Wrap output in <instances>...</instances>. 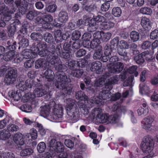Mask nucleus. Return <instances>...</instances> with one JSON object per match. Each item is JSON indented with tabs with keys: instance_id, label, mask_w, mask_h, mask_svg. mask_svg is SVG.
I'll return each instance as SVG.
<instances>
[{
	"instance_id": "nucleus-57",
	"label": "nucleus",
	"mask_w": 158,
	"mask_h": 158,
	"mask_svg": "<svg viewBox=\"0 0 158 158\" xmlns=\"http://www.w3.org/2000/svg\"><path fill=\"white\" fill-rule=\"evenodd\" d=\"M134 77L133 76H130L123 83V86H131L132 85V82L133 80Z\"/></svg>"
},
{
	"instance_id": "nucleus-38",
	"label": "nucleus",
	"mask_w": 158,
	"mask_h": 158,
	"mask_svg": "<svg viewBox=\"0 0 158 158\" xmlns=\"http://www.w3.org/2000/svg\"><path fill=\"white\" fill-rule=\"evenodd\" d=\"M40 43H44L45 45V47L44 48H42L41 46L40 47H38L39 49V51H38L37 54H39L41 56H48L49 54L50 50L49 52L48 51L47 49H46L47 47L46 44L44 42H41Z\"/></svg>"
},
{
	"instance_id": "nucleus-2",
	"label": "nucleus",
	"mask_w": 158,
	"mask_h": 158,
	"mask_svg": "<svg viewBox=\"0 0 158 158\" xmlns=\"http://www.w3.org/2000/svg\"><path fill=\"white\" fill-rule=\"evenodd\" d=\"M55 69L57 71L56 73L57 80L55 83V86L57 88L62 89L63 94L70 95L72 92L73 87L71 85H67V82L70 81L63 71V65L61 63L54 65Z\"/></svg>"
},
{
	"instance_id": "nucleus-8",
	"label": "nucleus",
	"mask_w": 158,
	"mask_h": 158,
	"mask_svg": "<svg viewBox=\"0 0 158 158\" xmlns=\"http://www.w3.org/2000/svg\"><path fill=\"white\" fill-rule=\"evenodd\" d=\"M75 97L76 99L79 100L78 102V106L84 111L85 114H87L88 112L89 109L92 106L93 104L90 102L91 98L89 101L87 96L82 91L77 92Z\"/></svg>"
},
{
	"instance_id": "nucleus-17",
	"label": "nucleus",
	"mask_w": 158,
	"mask_h": 158,
	"mask_svg": "<svg viewBox=\"0 0 158 158\" xmlns=\"http://www.w3.org/2000/svg\"><path fill=\"white\" fill-rule=\"evenodd\" d=\"M20 26V22L18 19L11 20L10 26L7 28L9 37H12L15 32L17 28Z\"/></svg>"
},
{
	"instance_id": "nucleus-15",
	"label": "nucleus",
	"mask_w": 158,
	"mask_h": 158,
	"mask_svg": "<svg viewBox=\"0 0 158 158\" xmlns=\"http://www.w3.org/2000/svg\"><path fill=\"white\" fill-rule=\"evenodd\" d=\"M28 2L25 0H15L14 4L11 7H14L18 9L19 12L22 15L24 14L27 11V9Z\"/></svg>"
},
{
	"instance_id": "nucleus-4",
	"label": "nucleus",
	"mask_w": 158,
	"mask_h": 158,
	"mask_svg": "<svg viewBox=\"0 0 158 158\" xmlns=\"http://www.w3.org/2000/svg\"><path fill=\"white\" fill-rule=\"evenodd\" d=\"M112 86L110 85H105L102 88L103 90L100 91L99 94L91 98L90 102L93 104H99L103 100L108 99V100L115 101L119 99L121 96L120 93H118L113 96L111 94L110 91L112 89Z\"/></svg>"
},
{
	"instance_id": "nucleus-21",
	"label": "nucleus",
	"mask_w": 158,
	"mask_h": 158,
	"mask_svg": "<svg viewBox=\"0 0 158 158\" xmlns=\"http://www.w3.org/2000/svg\"><path fill=\"white\" fill-rule=\"evenodd\" d=\"M95 37L98 38L100 40L104 42L108 41L111 38V33L109 32H104L103 31H98L95 32Z\"/></svg>"
},
{
	"instance_id": "nucleus-10",
	"label": "nucleus",
	"mask_w": 158,
	"mask_h": 158,
	"mask_svg": "<svg viewBox=\"0 0 158 158\" xmlns=\"http://www.w3.org/2000/svg\"><path fill=\"white\" fill-rule=\"evenodd\" d=\"M141 148L143 153L148 154L152 153L155 156L153 141L149 136H146L144 137L141 144Z\"/></svg>"
},
{
	"instance_id": "nucleus-24",
	"label": "nucleus",
	"mask_w": 158,
	"mask_h": 158,
	"mask_svg": "<svg viewBox=\"0 0 158 158\" xmlns=\"http://www.w3.org/2000/svg\"><path fill=\"white\" fill-rule=\"evenodd\" d=\"M123 107H121L119 104H114L110 108L113 111H116V113L114 115H115L116 118H118V121L121 116L122 112L124 113L123 110Z\"/></svg>"
},
{
	"instance_id": "nucleus-32",
	"label": "nucleus",
	"mask_w": 158,
	"mask_h": 158,
	"mask_svg": "<svg viewBox=\"0 0 158 158\" xmlns=\"http://www.w3.org/2000/svg\"><path fill=\"white\" fill-rule=\"evenodd\" d=\"M66 35L64 34H62V32L60 30H58L55 32L54 37L55 41L56 42L58 43L62 41L66 38Z\"/></svg>"
},
{
	"instance_id": "nucleus-36",
	"label": "nucleus",
	"mask_w": 158,
	"mask_h": 158,
	"mask_svg": "<svg viewBox=\"0 0 158 158\" xmlns=\"http://www.w3.org/2000/svg\"><path fill=\"white\" fill-rule=\"evenodd\" d=\"M43 15L41 13L35 10L29 11L27 15V19L31 20L34 17L41 16Z\"/></svg>"
},
{
	"instance_id": "nucleus-37",
	"label": "nucleus",
	"mask_w": 158,
	"mask_h": 158,
	"mask_svg": "<svg viewBox=\"0 0 158 158\" xmlns=\"http://www.w3.org/2000/svg\"><path fill=\"white\" fill-rule=\"evenodd\" d=\"M91 36V34L89 33H85L82 35L83 45L84 47H89L88 45H87V44L89 42V40Z\"/></svg>"
},
{
	"instance_id": "nucleus-50",
	"label": "nucleus",
	"mask_w": 158,
	"mask_h": 158,
	"mask_svg": "<svg viewBox=\"0 0 158 158\" xmlns=\"http://www.w3.org/2000/svg\"><path fill=\"white\" fill-rule=\"evenodd\" d=\"M143 55V53L135 56L134 57V60L138 64H142L144 61V58Z\"/></svg>"
},
{
	"instance_id": "nucleus-51",
	"label": "nucleus",
	"mask_w": 158,
	"mask_h": 158,
	"mask_svg": "<svg viewBox=\"0 0 158 158\" xmlns=\"http://www.w3.org/2000/svg\"><path fill=\"white\" fill-rule=\"evenodd\" d=\"M33 152V150L30 148H25L22 150L20 152V155L24 156L31 155Z\"/></svg>"
},
{
	"instance_id": "nucleus-41",
	"label": "nucleus",
	"mask_w": 158,
	"mask_h": 158,
	"mask_svg": "<svg viewBox=\"0 0 158 158\" xmlns=\"http://www.w3.org/2000/svg\"><path fill=\"white\" fill-rule=\"evenodd\" d=\"M139 92L142 95L148 94H149L150 91L149 88L143 84H141L139 86Z\"/></svg>"
},
{
	"instance_id": "nucleus-16",
	"label": "nucleus",
	"mask_w": 158,
	"mask_h": 158,
	"mask_svg": "<svg viewBox=\"0 0 158 158\" xmlns=\"http://www.w3.org/2000/svg\"><path fill=\"white\" fill-rule=\"evenodd\" d=\"M53 17L50 15H45L43 19L38 16L35 19V23L42 24V27L45 29L48 28L50 26V23L53 20Z\"/></svg>"
},
{
	"instance_id": "nucleus-44",
	"label": "nucleus",
	"mask_w": 158,
	"mask_h": 158,
	"mask_svg": "<svg viewBox=\"0 0 158 158\" xmlns=\"http://www.w3.org/2000/svg\"><path fill=\"white\" fill-rule=\"evenodd\" d=\"M91 19H94L97 24H98V26H100V23H103L106 20L103 16L99 15L94 16L93 18Z\"/></svg>"
},
{
	"instance_id": "nucleus-34",
	"label": "nucleus",
	"mask_w": 158,
	"mask_h": 158,
	"mask_svg": "<svg viewBox=\"0 0 158 158\" xmlns=\"http://www.w3.org/2000/svg\"><path fill=\"white\" fill-rule=\"evenodd\" d=\"M49 50H50V52L52 53V55L56 52L57 55L59 56L61 55L62 52V48L60 44L57 45L56 49L54 45H52L50 47Z\"/></svg>"
},
{
	"instance_id": "nucleus-3",
	"label": "nucleus",
	"mask_w": 158,
	"mask_h": 158,
	"mask_svg": "<svg viewBox=\"0 0 158 158\" xmlns=\"http://www.w3.org/2000/svg\"><path fill=\"white\" fill-rule=\"evenodd\" d=\"M90 118L91 120L95 118L98 123L114 124L118 122V118H116L115 115H110L107 113H102V110L98 108L92 111Z\"/></svg>"
},
{
	"instance_id": "nucleus-64",
	"label": "nucleus",
	"mask_w": 158,
	"mask_h": 158,
	"mask_svg": "<svg viewBox=\"0 0 158 158\" xmlns=\"http://www.w3.org/2000/svg\"><path fill=\"white\" fill-rule=\"evenodd\" d=\"M31 136L33 139H36L37 137V131L34 128L31 129L30 131Z\"/></svg>"
},
{
	"instance_id": "nucleus-55",
	"label": "nucleus",
	"mask_w": 158,
	"mask_h": 158,
	"mask_svg": "<svg viewBox=\"0 0 158 158\" xmlns=\"http://www.w3.org/2000/svg\"><path fill=\"white\" fill-rule=\"evenodd\" d=\"M149 111L148 108H144L142 107H140L137 110V112L139 115L141 116L142 115H146L148 114Z\"/></svg>"
},
{
	"instance_id": "nucleus-63",
	"label": "nucleus",
	"mask_w": 158,
	"mask_h": 158,
	"mask_svg": "<svg viewBox=\"0 0 158 158\" xmlns=\"http://www.w3.org/2000/svg\"><path fill=\"white\" fill-rule=\"evenodd\" d=\"M37 126L39 128V132L41 136H44L46 133V130L41 124L38 123Z\"/></svg>"
},
{
	"instance_id": "nucleus-61",
	"label": "nucleus",
	"mask_w": 158,
	"mask_h": 158,
	"mask_svg": "<svg viewBox=\"0 0 158 158\" xmlns=\"http://www.w3.org/2000/svg\"><path fill=\"white\" fill-rule=\"evenodd\" d=\"M29 27L28 23L24 24L22 26L21 29L19 31V32L23 35L26 34L27 32V29Z\"/></svg>"
},
{
	"instance_id": "nucleus-23",
	"label": "nucleus",
	"mask_w": 158,
	"mask_h": 158,
	"mask_svg": "<svg viewBox=\"0 0 158 158\" xmlns=\"http://www.w3.org/2000/svg\"><path fill=\"white\" fill-rule=\"evenodd\" d=\"M9 10L7 6H6L4 3L0 4V15H4L7 13L13 14L16 11V8L14 7H10Z\"/></svg>"
},
{
	"instance_id": "nucleus-5",
	"label": "nucleus",
	"mask_w": 158,
	"mask_h": 158,
	"mask_svg": "<svg viewBox=\"0 0 158 158\" xmlns=\"http://www.w3.org/2000/svg\"><path fill=\"white\" fill-rule=\"evenodd\" d=\"M39 85L40 84L35 81H34L32 79H28L26 81L19 79L18 84L16 85L17 88L19 89V90L16 91H12L9 92V96L13 98L15 101H18L22 96L20 90L23 91L26 90L27 88H31L33 86H39Z\"/></svg>"
},
{
	"instance_id": "nucleus-13",
	"label": "nucleus",
	"mask_w": 158,
	"mask_h": 158,
	"mask_svg": "<svg viewBox=\"0 0 158 158\" xmlns=\"http://www.w3.org/2000/svg\"><path fill=\"white\" fill-rule=\"evenodd\" d=\"M17 77V72L15 68H9L8 69V73L4 79V82L8 85L13 84L16 80Z\"/></svg>"
},
{
	"instance_id": "nucleus-52",
	"label": "nucleus",
	"mask_w": 158,
	"mask_h": 158,
	"mask_svg": "<svg viewBox=\"0 0 158 158\" xmlns=\"http://www.w3.org/2000/svg\"><path fill=\"white\" fill-rule=\"evenodd\" d=\"M44 39L47 42L51 44L53 41V38L52 35L50 33H46L44 35Z\"/></svg>"
},
{
	"instance_id": "nucleus-53",
	"label": "nucleus",
	"mask_w": 158,
	"mask_h": 158,
	"mask_svg": "<svg viewBox=\"0 0 158 158\" xmlns=\"http://www.w3.org/2000/svg\"><path fill=\"white\" fill-rule=\"evenodd\" d=\"M57 8V6L56 4L49 5L46 6L45 10L48 12L52 13L56 11Z\"/></svg>"
},
{
	"instance_id": "nucleus-9",
	"label": "nucleus",
	"mask_w": 158,
	"mask_h": 158,
	"mask_svg": "<svg viewBox=\"0 0 158 158\" xmlns=\"http://www.w3.org/2000/svg\"><path fill=\"white\" fill-rule=\"evenodd\" d=\"M65 102L66 104L65 108L68 115L71 119L74 120L77 119L78 117L79 110L75 100L69 98L66 99Z\"/></svg>"
},
{
	"instance_id": "nucleus-45",
	"label": "nucleus",
	"mask_w": 158,
	"mask_h": 158,
	"mask_svg": "<svg viewBox=\"0 0 158 158\" xmlns=\"http://www.w3.org/2000/svg\"><path fill=\"white\" fill-rule=\"evenodd\" d=\"M51 57L50 62L52 65H57L59 63H61L60 60L57 56L53 55Z\"/></svg>"
},
{
	"instance_id": "nucleus-11",
	"label": "nucleus",
	"mask_w": 158,
	"mask_h": 158,
	"mask_svg": "<svg viewBox=\"0 0 158 158\" xmlns=\"http://www.w3.org/2000/svg\"><path fill=\"white\" fill-rule=\"evenodd\" d=\"M118 58L116 56H113L109 59L111 62L107 65L108 71L111 73H119L121 71L123 68V64L120 62L114 63L118 61Z\"/></svg>"
},
{
	"instance_id": "nucleus-33",
	"label": "nucleus",
	"mask_w": 158,
	"mask_h": 158,
	"mask_svg": "<svg viewBox=\"0 0 158 158\" xmlns=\"http://www.w3.org/2000/svg\"><path fill=\"white\" fill-rule=\"evenodd\" d=\"M141 24L143 28L146 30H149L151 28V22L148 19L145 17H143L142 19Z\"/></svg>"
},
{
	"instance_id": "nucleus-31",
	"label": "nucleus",
	"mask_w": 158,
	"mask_h": 158,
	"mask_svg": "<svg viewBox=\"0 0 158 158\" xmlns=\"http://www.w3.org/2000/svg\"><path fill=\"white\" fill-rule=\"evenodd\" d=\"M114 25V23L110 21H106V19L105 22L100 23V26H99V28L104 30H108L113 28Z\"/></svg>"
},
{
	"instance_id": "nucleus-40",
	"label": "nucleus",
	"mask_w": 158,
	"mask_h": 158,
	"mask_svg": "<svg viewBox=\"0 0 158 158\" xmlns=\"http://www.w3.org/2000/svg\"><path fill=\"white\" fill-rule=\"evenodd\" d=\"M10 136V134L8 131L4 129L0 131V139L3 140L8 139Z\"/></svg>"
},
{
	"instance_id": "nucleus-1",
	"label": "nucleus",
	"mask_w": 158,
	"mask_h": 158,
	"mask_svg": "<svg viewBox=\"0 0 158 158\" xmlns=\"http://www.w3.org/2000/svg\"><path fill=\"white\" fill-rule=\"evenodd\" d=\"M40 114L49 120H58L62 118L63 108L61 105L56 104L54 101H52L48 105L42 108Z\"/></svg>"
},
{
	"instance_id": "nucleus-28",
	"label": "nucleus",
	"mask_w": 158,
	"mask_h": 158,
	"mask_svg": "<svg viewBox=\"0 0 158 158\" xmlns=\"http://www.w3.org/2000/svg\"><path fill=\"white\" fill-rule=\"evenodd\" d=\"M48 62L43 58H40L37 60L35 62V68L38 69L41 68L45 69L47 68Z\"/></svg>"
},
{
	"instance_id": "nucleus-27",
	"label": "nucleus",
	"mask_w": 158,
	"mask_h": 158,
	"mask_svg": "<svg viewBox=\"0 0 158 158\" xmlns=\"http://www.w3.org/2000/svg\"><path fill=\"white\" fill-rule=\"evenodd\" d=\"M108 76H106V74L102 75L98 79L95 81L94 86L97 87H102L103 85H105L106 82L107 78Z\"/></svg>"
},
{
	"instance_id": "nucleus-62",
	"label": "nucleus",
	"mask_w": 158,
	"mask_h": 158,
	"mask_svg": "<svg viewBox=\"0 0 158 158\" xmlns=\"http://www.w3.org/2000/svg\"><path fill=\"white\" fill-rule=\"evenodd\" d=\"M22 110L26 113H29L31 112L32 108L30 106L27 104H24L21 107Z\"/></svg>"
},
{
	"instance_id": "nucleus-29",
	"label": "nucleus",
	"mask_w": 158,
	"mask_h": 158,
	"mask_svg": "<svg viewBox=\"0 0 158 158\" xmlns=\"http://www.w3.org/2000/svg\"><path fill=\"white\" fill-rule=\"evenodd\" d=\"M90 69L92 71L96 72L97 73L99 72L102 67V64L99 61H95L92 62L90 64Z\"/></svg>"
},
{
	"instance_id": "nucleus-26",
	"label": "nucleus",
	"mask_w": 158,
	"mask_h": 158,
	"mask_svg": "<svg viewBox=\"0 0 158 158\" xmlns=\"http://www.w3.org/2000/svg\"><path fill=\"white\" fill-rule=\"evenodd\" d=\"M96 35L95 32L94 34V39L93 40L90 42H89V43H88L87 45H88V47H85V48H91L92 49H94L96 47H98V48L100 46L99 45V44L100 43V40L99 38L95 37V35Z\"/></svg>"
},
{
	"instance_id": "nucleus-47",
	"label": "nucleus",
	"mask_w": 158,
	"mask_h": 158,
	"mask_svg": "<svg viewBox=\"0 0 158 158\" xmlns=\"http://www.w3.org/2000/svg\"><path fill=\"white\" fill-rule=\"evenodd\" d=\"M46 148L45 143L43 142H40L37 146V149L39 153H42L44 152Z\"/></svg>"
},
{
	"instance_id": "nucleus-60",
	"label": "nucleus",
	"mask_w": 158,
	"mask_h": 158,
	"mask_svg": "<svg viewBox=\"0 0 158 158\" xmlns=\"http://www.w3.org/2000/svg\"><path fill=\"white\" fill-rule=\"evenodd\" d=\"M20 47L25 48L27 47L29 45L28 40L26 39H22L19 42Z\"/></svg>"
},
{
	"instance_id": "nucleus-30",
	"label": "nucleus",
	"mask_w": 158,
	"mask_h": 158,
	"mask_svg": "<svg viewBox=\"0 0 158 158\" xmlns=\"http://www.w3.org/2000/svg\"><path fill=\"white\" fill-rule=\"evenodd\" d=\"M69 19L68 14L65 11H61L58 14V21L62 23H64L67 22Z\"/></svg>"
},
{
	"instance_id": "nucleus-14",
	"label": "nucleus",
	"mask_w": 158,
	"mask_h": 158,
	"mask_svg": "<svg viewBox=\"0 0 158 158\" xmlns=\"http://www.w3.org/2000/svg\"><path fill=\"white\" fill-rule=\"evenodd\" d=\"M28 2L25 0H15L14 4L11 7H14L18 9L19 12L22 15L24 14L27 11V9Z\"/></svg>"
},
{
	"instance_id": "nucleus-7",
	"label": "nucleus",
	"mask_w": 158,
	"mask_h": 158,
	"mask_svg": "<svg viewBox=\"0 0 158 158\" xmlns=\"http://www.w3.org/2000/svg\"><path fill=\"white\" fill-rule=\"evenodd\" d=\"M44 48L45 47V45L44 43L37 42L33 44L31 48V49H26L22 51V54H19V57H23L22 61L24 58L29 59L35 58L37 55L39 49L38 47Z\"/></svg>"
},
{
	"instance_id": "nucleus-49",
	"label": "nucleus",
	"mask_w": 158,
	"mask_h": 158,
	"mask_svg": "<svg viewBox=\"0 0 158 158\" xmlns=\"http://www.w3.org/2000/svg\"><path fill=\"white\" fill-rule=\"evenodd\" d=\"M112 13L114 17H118L121 16L122 11L120 7H116L113 8L112 10Z\"/></svg>"
},
{
	"instance_id": "nucleus-19",
	"label": "nucleus",
	"mask_w": 158,
	"mask_h": 158,
	"mask_svg": "<svg viewBox=\"0 0 158 158\" xmlns=\"http://www.w3.org/2000/svg\"><path fill=\"white\" fill-rule=\"evenodd\" d=\"M109 73H106V76H108V77L107 78L106 82L105 85H107L108 86L110 85L112 86V85L114 84H117L118 81L121 80L122 81H123L126 78V76L125 75H116L111 77L110 78H109Z\"/></svg>"
},
{
	"instance_id": "nucleus-59",
	"label": "nucleus",
	"mask_w": 158,
	"mask_h": 158,
	"mask_svg": "<svg viewBox=\"0 0 158 158\" xmlns=\"http://www.w3.org/2000/svg\"><path fill=\"white\" fill-rule=\"evenodd\" d=\"M137 69V67L136 66H133L129 67L127 71L130 73L134 74L136 77L138 75V72L136 71Z\"/></svg>"
},
{
	"instance_id": "nucleus-39",
	"label": "nucleus",
	"mask_w": 158,
	"mask_h": 158,
	"mask_svg": "<svg viewBox=\"0 0 158 158\" xmlns=\"http://www.w3.org/2000/svg\"><path fill=\"white\" fill-rule=\"evenodd\" d=\"M45 77L49 81H53L54 78V72L51 69L46 70L44 74Z\"/></svg>"
},
{
	"instance_id": "nucleus-48",
	"label": "nucleus",
	"mask_w": 158,
	"mask_h": 158,
	"mask_svg": "<svg viewBox=\"0 0 158 158\" xmlns=\"http://www.w3.org/2000/svg\"><path fill=\"white\" fill-rule=\"evenodd\" d=\"M139 11L141 13L144 15H150L152 13V9L149 7H147L141 8Z\"/></svg>"
},
{
	"instance_id": "nucleus-46",
	"label": "nucleus",
	"mask_w": 158,
	"mask_h": 158,
	"mask_svg": "<svg viewBox=\"0 0 158 158\" xmlns=\"http://www.w3.org/2000/svg\"><path fill=\"white\" fill-rule=\"evenodd\" d=\"M102 56V51L101 46H99L98 50L96 51L93 56V58L95 59H99Z\"/></svg>"
},
{
	"instance_id": "nucleus-25",
	"label": "nucleus",
	"mask_w": 158,
	"mask_h": 158,
	"mask_svg": "<svg viewBox=\"0 0 158 158\" xmlns=\"http://www.w3.org/2000/svg\"><path fill=\"white\" fill-rule=\"evenodd\" d=\"M88 23V26L87 27V30L90 32H92L95 31L98 28H99V26L97 24L95 21L89 18L87 19L86 20Z\"/></svg>"
},
{
	"instance_id": "nucleus-20",
	"label": "nucleus",
	"mask_w": 158,
	"mask_h": 158,
	"mask_svg": "<svg viewBox=\"0 0 158 158\" xmlns=\"http://www.w3.org/2000/svg\"><path fill=\"white\" fill-rule=\"evenodd\" d=\"M13 140L19 149H22L25 147L26 145L24 144L23 135L22 134H15L13 137Z\"/></svg>"
},
{
	"instance_id": "nucleus-58",
	"label": "nucleus",
	"mask_w": 158,
	"mask_h": 158,
	"mask_svg": "<svg viewBox=\"0 0 158 158\" xmlns=\"http://www.w3.org/2000/svg\"><path fill=\"white\" fill-rule=\"evenodd\" d=\"M81 36L80 32L77 30L74 31L72 35V38L73 40H77L79 39Z\"/></svg>"
},
{
	"instance_id": "nucleus-6",
	"label": "nucleus",
	"mask_w": 158,
	"mask_h": 158,
	"mask_svg": "<svg viewBox=\"0 0 158 158\" xmlns=\"http://www.w3.org/2000/svg\"><path fill=\"white\" fill-rule=\"evenodd\" d=\"M49 152H48L43 154L40 158H54L56 155L57 158L59 156L64 150V146L60 142H56L54 139L51 140L49 143Z\"/></svg>"
},
{
	"instance_id": "nucleus-12",
	"label": "nucleus",
	"mask_w": 158,
	"mask_h": 158,
	"mask_svg": "<svg viewBox=\"0 0 158 158\" xmlns=\"http://www.w3.org/2000/svg\"><path fill=\"white\" fill-rule=\"evenodd\" d=\"M19 54L15 52L14 50L11 49L6 51L2 56L3 59L6 61L12 60L14 63H18L22 61V57H19Z\"/></svg>"
},
{
	"instance_id": "nucleus-54",
	"label": "nucleus",
	"mask_w": 158,
	"mask_h": 158,
	"mask_svg": "<svg viewBox=\"0 0 158 158\" xmlns=\"http://www.w3.org/2000/svg\"><path fill=\"white\" fill-rule=\"evenodd\" d=\"M7 128L9 132H14L18 130L19 127L17 125L11 123L7 126Z\"/></svg>"
},
{
	"instance_id": "nucleus-43",
	"label": "nucleus",
	"mask_w": 158,
	"mask_h": 158,
	"mask_svg": "<svg viewBox=\"0 0 158 158\" xmlns=\"http://www.w3.org/2000/svg\"><path fill=\"white\" fill-rule=\"evenodd\" d=\"M83 73L82 69H75L71 71V75L73 77L80 78L82 75Z\"/></svg>"
},
{
	"instance_id": "nucleus-42",
	"label": "nucleus",
	"mask_w": 158,
	"mask_h": 158,
	"mask_svg": "<svg viewBox=\"0 0 158 158\" xmlns=\"http://www.w3.org/2000/svg\"><path fill=\"white\" fill-rule=\"evenodd\" d=\"M131 40L133 42L138 41L139 39L140 35L138 32L135 31H132L130 34Z\"/></svg>"
},
{
	"instance_id": "nucleus-18",
	"label": "nucleus",
	"mask_w": 158,
	"mask_h": 158,
	"mask_svg": "<svg viewBox=\"0 0 158 158\" xmlns=\"http://www.w3.org/2000/svg\"><path fill=\"white\" fill-rule=\"evenodd\" d=\"M154 121V118L151 116L144 118L141 122L142 127L148 131H152V123Z\"/></svg>"
},
{
	"instance_id": "nucleus-35",
	"label": "nucleus",
	"mask_w": 158,
	"mask_h": 158,
	"mask_svg": "<svg viewBox=\"0 0 158 158\" xmlns=\"http://www.w3.org/2000/svg\"><path fill=\"white\" fill-rule=\"evenodd\" d=\"M10 13H7L3 15L2 17V19H3L4 20L7 24L9 22V23L10 24L11 20H15L16 19H18L20 17V15L19 13H17L15 14V19H12L11 18V15L9 14Z\"/></svg>"
},
{
	"instance_id": "nucleus-22",
	"label": "nucleus",
	"mask_w": 158,
	"mask_h": 158,
	"mask_svg": "<svg viewBox=\"0 0 158 158\" xmlns=\"http://www.w3.org/2000/svg\"><path fill=\"white\" fill-rule=\"evenodd\" d=\"M47 88L46 86H42L36 88L33 94L35 97H40L47 93Z\"/></svg>"
},
{
	"instance_id": "nucleus-56",
	"label": "nucleus",
	"mask_w": 158,
	"mask_h": 158,
	"mask_svg": "<svg viewBox=\"0 0 158 158\" xmlns=\"http://www.w3.org/2000/svg\"><path fill=\"white\" fill-rule=\"evenodd\" d=\"M7 44L8 46H7V50L8 49L9 50L11 49L14 50L16 48L15 45L16 44V43L15 42H14L12 39H10L7 41Z\"/></svg>"
}]
</instances>
